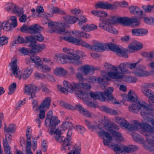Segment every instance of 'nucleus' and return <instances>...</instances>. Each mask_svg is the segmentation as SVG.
<instances>
[{
	"instance_id": "obj_1",
	"label": "nucleus",
	"mask_w": 154,
	"mask_h": 154,
	"mask_svg": "<svg viewBox=\"0 0 154 154\" xmlns=\"http://www.w3.org/2000/svg\"><path fill=\"white\" fill-rule=\"evenodd\" d=\"M129 100L133 102L128 107L129 110L134 113H137L140 110L142 112H147L149 110H154V108L144 102L139 101L137 96L133 91L130 90L128 93Z\"/></svg>"
},
{
	"instance_id": "obj_2",
	"label": "nucleus",
	"mask_w": 154,
	"mask_h": 154,
	"mask_svg": "<svg viewBox=\"0 0 154 154\" xmlns=\"http://www.w3.org/2000/svg\"><path fill=\"white\" fill-rule=\"evenodd\" d=\"M108 48L110 50L116 52L121 55L123 57L127 58L128 56L127 53L129 51L126 49H121L117 45L112 43L105 44L100 42L94 41L93 45H91L90 50L95 51L103 52Z\"/></svg>"
},
{
	"instance_id": "obj_3",
	"label": "nucleus",
	"mask_w": 154,
	"mask_h": 154,
	"mask_svg": "<svg viewBox=\"0 0 154 154\" xmlns=\"http://www.w3.org/2000/svg\"><path fill=\"white\" fill-rule=\"evenodd\" d=\"M127 128L129 131L139 130L141 134L147 137H149L151 134L154 133V128L150 125L146 123H141L137 120L134 121V124H129Z\"/></svg>"
},
{
	"instance_id": "obj_4",
	"label": "nucleus",
	"mask_w": 154,
	"mask_h": 154,
	"mask_svg": "<svg viewBox=\"0 0 154 154\" xmlns=\"http://www.w3.org/2000/svg\"><path fill=\"white\" fill-rule=\"evenodd\" d=\"M48 24V26L52 29L50 30V32H56L60 34L69 35L70 32L65 29V28H69V26L65 23H57L54 22L51 20H48V22L44 23V24Z\"/></svg>"
},
{
	"instance_id": "obj_5",
	"label": "nucleus",
	"mask_w": 154,
	"mask_h": 154,
	"mask_svg": "<svg viewBox=\"0 0 154 154\" xmlns=\"http://www.w3.org/2000/svg\"><path fill=\"white\" fill-rule=\"evenodd\" d=\"M71 137H67L63 140V137L61 138V140L63 142L62 144V147L61 148L62 151H65L68 149L70 150L74 147L73 149L67 154H81L80 151L81 150L80 143L78 142L75 144V146L72 143V142H70Z\"/></svg>"
},
{
	"instance_id": "obj_6",
	"label": "nucleus",
	"mask_w": 154,
	"mask_h": 154,
	"mask_svg": "<svg viewBox=\"0 0 154 154\" xmlns=\"http://www.w3.org/2000/svg\"><path fill=\"white\" fill-rule=\"evenodd\" d=\"M10 63L11 66V69L12 72V74H11V77L13 76V74L14 75L16 78H18L20 80L21 78L23 80L27 79L31 75L33 69L30 66L26 68L25 70L21 76L18 75V69L17 68V60L15 59L13 60V59Z\"/></svg>"
},
{
	"instance_id": "obj_7",
	"label": "nucleus",
	"mask_w": 154,
	"mask_h": 154,
	"mask_svg": "<svg viewBox=\"0 0 154 154\" xmlns=\"http://www.w3.org/2000/svg\"><path fill=\"white\" fill-rule=\"evenodd\" d=\"M104 127L105 129L110 132L116 140H119L120 141L123 140V137L119 131L112 130L113 129L116 130L119 129V126L116 124L107 119L106 120L105 122Z\"/></svg>"
},
{
	"instance_id": "obj_8",
	"label": "nucleus",
	"mask_w": 154,
	"mask_h": 154,
	"mask_svg": "<svg viewBox=\"0 0 154 154\" xmlns=\"http://www.w3.org/2000/svg\"><path fill=\"white\" fill-rule=\"evenodd\" d=\"M116 20L114 19L112 17L109 19H106L99 23V26L102 29L107 31L110 33L116 34L118 33L117 30L112 27L109 25L116 23Z\"/></svg>"
},
{
	"instance_id": "obj_9",
	"label": "nucleus",
	"mask_w": 154,
	"mask_h": 154,
	"mask_svg": "<svg viewBox=\"0 0 154 154\" xmlns=\"http://www.w3.org/2000/svg\"><path fill=\"white\" fill-rule=\"evenodd\" d=\"M30 59L35 63L38 68L41 70L42 72H45L51 70V68L48 65L42 64L43 62L38 56L34 55L33 56L30 57L29 59H26V63L27 62L30 63Z\"/></svg>"
},
{
	"instance_id": "obj_10",
	"label": "nucleus",
	"mask_w": 154,
	"mask_h": 154,
	"mask_svg": "<svg viewBox=\"0 0 154 154\" xmlns=\"http://www.w3.org/2000/svg\"><path fill=\"white\" fill-rule=\"evenodd\" d=\"M114 71L108 72L106 73V71L102 70L101 71V73L102 76L105 77L106 79L108 81L110 80L111 79L116 80L122 79H123L124 75L120 73V72L118 70L117 67V70H114Z\"/></svg>"
},
{
	"instance_id": "obj_11",
	"label": "nucleus",
	"mask_w": 154,
	"mask_h": 154,
	"mask_svg": "<svg viewBox=\"0 0 154 154\" xmlns=\"http://www.w3.org/2000/svg\"><path fill=\"white\" fill-rule=\"evenodd\" d=\"M58 61L59 60L62 64L67 63L68 62L72 64L79 65L82 64V62L77 59H74L70 55H67L64 54H61L58 56L57 57Z\"/></svg>"
},
{
	"instance_id": "obj_12",
	"label": "nucleus",
	"mask_w": 154,
	"mask_h": 154,
	"mask_svg": "<svg viewBox=\"0 0 154 154\" xmlns=\"http://www.w3.org/2000/svg\"><path fill=\"white\" fill-rule=\"evenodd\" d=\"M51 99L50 97H47L45 98L39 107L36 109L35 110L38 109L40 110V112L39 114V117L40 119H43L45 117V111L43 109H47L49 108Z\"/></svg>"
},
{
	"instance_id": "obj_13",
	"label": "nucleus",
	"mask_w": 154,
	"mask_h": 154,
	"mask_svg": "<svg viewBox=\"0 0 154 154\" xmlns=\"http://www.w3.org/2000/svg\"><path fill=\"white\" fill-rule=\"evenodd\" d=\"M5 9L8 12H13L18 17L23 14L21 9L13 3H9L6 5Z\"/></svg>"
},
{
	"instance_id": "obj_14",
	"label": "nucleus",
	"mask_w": 154,
	"mask_h": 154,
	"mask_svg": "<svg viewBox=\"0 0 154 154\" xmlns=\"http://www.w3.org/2000/svg\"><path fill=\"white\" fill-rule=\"evenodd\" d=\"M63 38L66 41L72 43L76 45L85 47L90 50L91 45H89L85 42L71 36H64Z\"/></svg>"
},
{
	"instance_id": "obj_15",
	"label": "nucleus",
	"mask_w": 154,
	"mask_h": 154,
	"mask_svg": "<svg viewBox=\"0 0 154 154\" xmlns=\"http://www.w3.org/2000/svg\"><path fill=\"white\" fill-rule=\"evenodd\" d=\"M41 28L36 24L29 26L23 25L21 28L20 31L22 32H27L30 31L32 33H39L41 31Z\"/></svg>"
},
{
	"instance_id": "obj_16",
	"label": "nucleus",
	"mask_w": 154,
	"mask_h": 154,
	"mask_svg": "<svg viewBox=\"0 0 154 154\" xmlns=\"http://www.w3.org/2000/svg\"><path fill=\"white\" fill-rule=\"evenodd\" d=\"M113 91V88L109 87L106 89L104 92H100L99 94V97L98 99L102 102H104L106 100V96L108 97V100H111L113 98V96L111 94Z\"/></svg>"
},
{
	"instance_id": "obj_17",
	"label": "nucleus",
	"mask_w": 154,
	"mask_h": 154,
	"mask_svg": "<svg viewBox=\"0 0 154 154\" xmlns=\"http://www.w3.org/2000/svg\"><path fill=\"white\" fill-rule=\"evenodd\" d=\"M98 128L100 129V132H98V133L99 137H101L105 136L106 139L103 138V142L105 146H108L110 142L112 140V137L107 132L104 131L103 129L98 127Z\"/></svg>"
},
{
	"instance_id": "obj_18",
	"label": "nucleus",
	"mask_w": 154,
	"mask_h": 154,
	"mask_svg": "<svg viewBox=\"0 0 154 154\" xmlns=\"http://www.w3.org/2000/svg\"><path fill=\"white\" fill-rule=\"evenodd\" d=\"M63 84L65 88H61L60 86H58L59 88L60 87V90L61 92L64 93L66 91L69 92H72L75 89V87L77 85H75L74 82L71 83L68 81H64L63 82ZM79 86L78 85V87Z\"/></svg>"
},
{
	"instance_id": "obj_19",
	"label": "nucleus",
	"mask_w": 154,
	"mask_h": 154,
	"mask_svg": "<svg viewBox=\"0 0 154 154\" xmlns=\"http://www.w3.org/2000/svg\"><path fill=\"white\" fill-rule=\"evenodd\" d=\"M63 51L64 52L68 54L67 55H70L72 57L74 58V59H77L78 60H79L81 57H83L84 54V52L80 51H77L75 54L73 50L67 48H63Z\"/></svg>"
},
{
	"instance_id": "obj_20",
	"label": "nucleus",
	"mask_w": 154,
	"mask_h": 154,
	"mask_svg": "<svg viewBox=\"0 0 154 154\" xmlns=\"http://www.w3.org/2000/svg\"><path fill=\"white\" fill-rule=\"evenodd\" d=\"M95 7L96 9L100 8L102 9L113 10L116 9L117 6L114 3L112 4H111L108 2L103 3L100 2L97 3Z\"/></svg>"
},
{
	"instance_id": "obj_21",
	"label": "nucleus",
	"mask_w": 154,
	"mask_h": 154,
	"mask_svg": "<svg viewBox=\"0 0 154 154\" xmlns=\"http://www.w3.org/2000/svg\"><path fill=\"white\" fill-rule=\"evenodd\" d=\"M37 90V87L34 85H25L24 90V93L28 95H31L29 99H31L36 97L35 92Z\"/></svg>"
},
{
	"instance_id": "obj_22",
	"label": "nucleus",
	"mask_w": 154,
	"mask_h": 154,
	"mask_svg": "<svg viewBox=\"0 0 154 154\" xmlns=\"http://www.w3.org/2000/svg\"><path fill=\"white\" fill-rule=\"evenodd\" d=\"M60 122V121L57 119L56 116H53L49 120L48 123H45L46 125L49 127L50 129V133L52 134L54 133V130L56 128V125Z\"/></svg>"
},
{
	"instance_id": "obj_23",
	"label": "nucleus",
	"mask_w": 154,
	"mask_h": 154,
	"mask_svg": "<svg viewBox=\"0 0 154 154\" xmlns=\"http://www.w3.org/2000/svg\"><path fill=\"white\" fill-rule=\"evenodd\" d=\"M129 9L132 14L137 16L139 19L143 17V11L140 8L135 6H131L129 7Z\"/></svg>"
},
{
	"instance_id": "obj_24",
	"label": "nucleus",
	"mask_w": 154,
	"mask_h": 154,
	"mask_svg": "<svg viewBox=\"0 0 154 154\" xmlns=\"http://www.w3.org/2000/svg\"><path fill=\"white\" fill-rule=\"evenodd\" d=\"M80 69L85 75H88L90 72L93 74L95 70H99L100 69L99 68L88 65L82 66Z\"/></svg>"
},
{
	"instance_id": "obj_25",
	"label": "nucleus",
	"mask_w": 154,
	"mask_h": 154,
	"mask_svg": "<svg viewBox=\"0 0 154 154\" xmlns=\"http://www.w3.org/2000/svg\"><path fill=\"white\" fill-rule=\"evenodd\" d=\"M112 17L114 19L116 20V23H118L124 26H129L131 19L130 18L127 17H122L115 16H112Z\"/></svg>"
},
{
	"instance_id": "obj_26",
	"label": "nucleus",
	"mask_w": 154,
	"mask_h": 154,
	"mask_svg": "<svg viewBox=\"0 0 154 154\" xmlns=\"http://www.w3.org/2000/svg\"><path fill=\"white\" fill-rule=\"evenodd\" d=\"M137 70L133 72L135 75L138 76H144L148 75L149 72L145 71L146 68L145 67L140 66H137Z\"/></svg>"
},
{
	"instance_id": "obj_27",
	"label": "nucleus",
	"mask_w": 154,
	"mask_h": 154,
	"mask_svg": "<svg viewBox=\"0 0 154 154\" xmlns=\"http://www.w3.org/2000/svg\"><path fill=\"white\" fill-rule=\"evenodd\" d=\"M154 110H149L147 112H141L140 114L143 119L147 122H150L152 125L154 126V119H152V116L151 114V112ZM154 128V127H153Z\"/></svg>"
},
{
	"instance_id": "obj_28",
	"label": "nucleus",
	"mask_w": 154,
	"mask_h": 154,
	"mask_svg": "<svg viewBox=\"0 0 154 154\" xmlns=\"http://www.w3.org/2000/svg\"><path fill=\"white\" fill-rule=\"evenodd\" d=\"M62 128L63 130L67 128L69 130L67 133V137H71L72 133V130L74 129V126L73 124L69 122H66L62 125Z\"/></svg>"
},
{
	"instance_id": "obj_29",
	"label": "nucleus",
	"mask_w": 154,
	"mask_h": 154,
	"mask_svg": "<svg viewBox=\"0 0 154 154\" xmlns=\"http://www.w3.org/2000/svg\"><path fill=\"white\" fill-rule=\"evenodd\" d=\"M151 87V84L150 83L146 84L142 88V91L143 94L147 97L153 96L154 93L151 90L146 88Z\"/></svg>"
},
{
	"instance_id": "obj_30",
	"label": "nucleus",
	"mask_w": 154,
	"mask_h": 154,
	"mask_svg": "<svg viewBox=\"0 0 154 154\" xmlns=\"http://www.w3.org/2000/svg\"><path fill=\"white\" fill-rule=\"evenodd\" d=\"M46 45L45 44H38L36 45L32 49L30 50L29 52L31 54H33V56L35 54H34L36 52H39L42 51L46 48ZM32 56L30 55V57Z\"/></svg>"
},
{
	"instance_id": "obj_31",
	"label": "nucleus",
	"mask_w": 154,
	"mask_h": 154,
	"mask_svg": "<svg viewBox=\"0 0 154 154\" xmlns=\"http://www.w3.org/2000/svg\"><path fill=\"white\" fill-rule=\"evenodd\" d=\"M76 110H77L84 116L88 118L91 117L90 112L88 110L83 108L80 104L76 105Z\"/></svg>"
},
{
	"instance_id": "obj_32",
	"label": "nucleus",
	"mask_w": 154,
	"mask_h": 154,
	"mask_svg": "<svg viewBox=\"0 0 154 154\" xmlns=\"http://www.w3.org/2000/svg\"><path fill=\"white\" fill-rule=\"evenodd\" d=\"M139 149V147L137 146L130 145L125 146L123 148V152L126 153H129L137 151Z\"/></svg>"
},
{
	"instance_id": "obj_33",
	"label": "nucleus",
	"mask_w": 154,
	"mask_h": 154,
	"mask_svg": "<svg viewBox=\"0 0 154 154\" xmlns=\"http://www.w3.org/2000/svg\"><path fill=\"white\" fill-rule=\"evenodd\" d=\"M148 31L146 29H134L132 30V33L133 35L136 36H142L146 35Z\"/></svg>"
},
{
	"instance_id": "obj_34",
	"label": "nucleus",
	"mask_w": 154,
	"mask_h": 154,
	"mask_svg": "<svg viewBox=\"0 0 154 154\" xmlns=\"http://www.w3.org/2000/svg\"><path fill=\"white\" fill-rule=\"evenodd\" d=\"M119 68L121 71L120 73L122 74L131 73L130 71L127 69L128 68V62H124L120 63Z\"/></svg>"
},
{
	"instance_id": "obj_35",
	"label": "nucleus",
	"mask_w": 154,
	"mask_h": 154,
	"mask_svg": "<svg viewBox=\"0 0 154 154\" xmlns=\"http://www.w3.org/2000/svg\"><path fill=\"white\" fill-rule=\"evenodd\" d=\"M75 90V95L78 98L84 99L88 97V94H87L84 91L80 90L79 89H76L73 91Z\"/></svg>"
},
{
	"instance_id": "obj_36",
	"label": "nucleus",
	"mask_w": 154,
	"mask_h": 154,
	"mask_svg": "<svg viewBox=\"0 0 154 154\" xmlns=\"http://www.w3.org/2000/svg\"><path fill=\"white\" fill-rule=\"evenodd\" d=\"M142 47V44L137 42H135L129 45V49L133 51L140 50Z\"/></svg>"
},
{
	"instance_id": "obj_37",
	"label": "nucleus",
	"mask_w": 154,
	"mask_h": 154,
	"mask_svg": "<svg viewBox=\"0 0 154 154\" xmlns=\"http://www.w3.org/2000/svg\"><path fill=\"white\" fill-rule=\"evenodd\" d=\"M100 109L102 111L112 115H116L118 114L116 110L106 106H102L101 107Z\"/></svg>"
},
{
	"instance_id": "obj_38",
	"label": "nucleus",
	"mask_w": 154,
	"mask_h": 154,
	"mask_svg": "<svg viewBox=\"0 0 154 154\" xmlns=\"http://www.w3.org/2000/svg\"><path fill=\"white\" fill-rule=\"evenodd\" d=\"M54 74L56 75L60 76H64L67 72L66 69L62 67L57 68L54 71Z\"/></svg>"
},
{
	"instance_id": "obj_39",
	"label": "nucleus",
	"mask_w": 154,
	"mask_h": 154,
	"mask_svg": "<svg viewBox=\"0 0 154 154\" xmlns=\"http://www.w3.org/2000/svg\"><path fill=\"white\" fill-rule=\"evenodd\" d=\"M36 39L35 38V36H29L26 37V42L28 43V42H30L29 46L32 49L34 47L36 44Z\"/></svg>"
},
{
	"instance_id": "obj_40",
	"label": "nucleus",
	"mask_w": 154,
	"mask_h": 154,
	"mask_svg": "<svg viewBox=\"0 0 154 154\" xmlns=\"http://www.w3.org/2000/svg\"><path fill=\"white\" fill-rule=\"evenodd\" d=\"M63 18L68 24H73L78 20V19L74 17H72L69 15L63 17Z\"/></svg>"
},
{
	"instance_id": "obj_41",
	"label": "nucleus",
	"mask_w": 154,
	"mask_h": 154,
	"mask_svg": "<svg viewBox=\"0 0 154 154\" xmlns=\"http://www.w3.org/2000/svg\"><path fill=\"white\" fill-rule=\"evenodd\" d=\"M116 122L120 125L125 128H127L129 123L124 119L119 117H117L116 119Z\"/></svg>"
},
{
	"instance_id": "obj_42",
	"label": "nucleus",
	"mask_w": 154,
	"mask_h": 154,
	"mask_svg": "<svg viewBox=\"0 0 154 154\" xmlns=\"http://www.w3.org/2000/svg\"><path fill=\"white\" fill-rule=\"evenodd\" d=\"M97 28V26L94 24H87L81 28V29L86 32H89L96 30Z\"/></svg>"
},
{
	"instance_id": "obj_43",
	"label": "nucleus",
	"mask_w": 154,
	"mask_h": 154,
	"mask_svg": "<svg viewBox=\"0 0 154 154\" xmlns=\"http://www.w3.org/2000/svg\"><path fill=\"white\" fill-rule=\"evenodd\" d=\"M1 29L3 28L5 31H8L13 28L12 24L10 23L8 21L4 22L2 24L1 23Z\"/></svg>"
},
{
	"instance_id": "obj_44",
	"label": "nucleus",
	"mask_w": 154,
	"mask_h": 154,
	"mask_svg": "<svg viewBox=\"0 0 154 154\" xmlns=\"http://www.w3.org/2000/svg\"><path fill=\"white\" fill-rule=\"evenodd\" d=\"M91 13L94 16L100 17H106L107 15V13L102 10L92 11Z\"/></svg>"
},
{
	"instance_id": "obj_45",
	"label": "nucleus",
	"mask_w": 154,
	"mask_h": 154,
	"mask_svg": "<svg viewBox=\"0 0 154 154\" xmlns=\"http://www.w3.org/2000/svg\"><path fill=\"white\" fill-rule=\"evenodd\" d=\"M133 139L135 141L140 143H143L144 140L141 136L136 133H133L132 134Z\"/></svg>"
},
{
	"instance_id": "obj_46",
	"label": "nucleus",
	"mask_w": 154,
	"mask_h": 154,
	"mask_svg": "<svg viewBox=\"0 0 154 154\" xmlns=\"http://www.w3.org/2000/svg\"><path fill=\"white\" fill-rule=\"evenodd\" d=\"M122 80L127 82L134 83L137 81V79L132 76H125L124 75Z\"/></svg>"
},
{
	"instance_id": "obj_47",
	"label": "nucleus",
	"mask_w": 154,
	"mask_h": 154,
	"mask_svg": "<svg viewBox=\"0 0 154 154\" xmlns=\"http://www.w3.org/2000/svg\"><path fill=\"white\" fill-rule=\"evenodd\" d=\"M75 84L79 86H76L77 87H75V89H80L81 87L85 90L89 89L91 88L90 85L87 83H82L77 84L75 83Z\"/></svg>"
},
{
	"instance_id": "obj_48",
	"label": "nucleus",
	"mask_w": 154,
	"mask_h": 154,
	"mask_svg": "<svg viewBox=\"0 0 154 154\" xmlns=\"http://www.w3.org/2000/svg\"><path fill=\"white\" fill-rule=\"evenodd\" d=\"M130 26L131 27H134L139 26L140 24V21L136 18L131 19Z\"/></svg>"
},
{
	"instance_id": "obj_49",
	"label": "nucleus",
	"mask_w": 154,
	"mask_h": 154,
	"mask_svg": "<svg viewBox=\"0 0 154 154\" xmlns=\"http://www.w3.org/2000/svg\"><path fill=\"white\" fill-rule=\"evenodd\" d=\"M60 105L63 106V107L69 109L75 110L76 109V105L74 107L71 105L65 103L63 101H61L60 103Z\"/></svg>"
},
{
	"instance_id": "obj_50",
	"label": "nucleus",
	"mask_w": 154,
	"mask_h": 154,
	"mask_svg": "<svg viewBox=\"0 0 154 154\" xmlns=\"http://www.w3.org/2000/svg\"><path fill=\"white\" fill-rule=\"evenodd\" d=\"M73 33L75 35H79V36L80 37H82L87 38H90V34L85 33L82 32L80 31H75V33L74 32Z\"/></svg>"
},
{
	"instance_id": "obj_51",
	"label": "nucleus",
	"mask_w": 154,
	"mask_h": 154,
	"mask_svg": "<svg viewBox=\"0 0 154 154\" xmlns=\"http://www.w3.org/2000/svg\"><path fill=\"white\" fill-rule=\"evenodd\" d=\"M143 20L147 24L154 25V17H145L144 18Z\"/></svg>"
},
{
	"instance_id": "obj_52",
	"label": "nucleus",
	"mask_w": 154,
	"mask_h": 154,
	"mask_svg": "<svg viewBox=\"0 0 154 154\" xmlns=\"http://www.w3.org/2000/svg\"><path fill=\"white\" fill-rule=\"evenodd\" d=\"M17 88V85L15 83L13 82L9 86V91L8 94L11 95L14 93Z\"/></svg>"
},
{
	"instance_id": "obj_53",
	"label": "nucleus",
	"mask_w": 154,
	"mask_h": 154,
	"mask_svg": "<svg viewBox=\"0 0 154 154\" xmlns=\"http://www.w3.org/2000/svg\"><path fill=\"white\" fill-rule=\"evenodd\" d=\"M51 11L53 13H58L61 14H65L66 13L64 11L61 10L57 7H53L51 9Z\"/></svg>"
},
{
	"instance_id": "obj_54",
	"label": "nucleus",
	"mask_w": 154,
	"mask_h": 154,
	"mask_svg": "<svg viewBox=\"0 0 154 154\" xmlns=\"http://www.w3.org/2000/svg\"><path fill=\"white\" fill-rule=\"evenodd\" d=\"M16 125L14 124H10L7 129L6 130L5 132L8 133L10 132L14 133L16 129Z\"/></svg>"
},
{
	"instance_id": "obj_55",
	"label": "nucleus",
	"mask_w": 154,
	"mask_h": 154,
	"mask_svg": "<svg viewBox=\"0 0 154 154\" xmlns=\"http://www.w3.org/2000/svg\"><path fill=\"white\" fill-rule=\"evenodd\" d=\"M54 134H56L55 136V139L56 141H58L59 139L60 138V135H61V131L59 128L56 129L54 131V133L52 134H51V135H52Z\"/></svg>"
},
{
	"instance_id": "obj_56",
	"label": "nucleus",
	"mask_w": 154,
	"mask_h": 154,
	"mask_svg": "<svg viewBox=\"0 0 154 154\" xmlns=\"http://www.w3.org/2000/svg\"><path fill=\"white\" fill-rule=\"evenodd\" d=\"M144 55L146 58L148 60H151L154 58V51H152L149 53H145Z\"/></svg>"
},
{
	"instance_id": "obj_57",
	"label": "nucleus",
	"mask_w": 154,
	"mask_h": 154,
	"mask_svg": "<svg viewBox=\"0 0 154 154\" xmlns=\"http://www.w3.org/2000/svg\"><path fill=\"white\" fill-rule=\"evenodd\" d=\"M104 67L107 70H117V66H113L108 63H106L104 64Z\"/></svg>"
},
{
	"instance_id": "obj_58",
	"label": "nucleus",
	"mask_w": 154,
	"mask_h": 154,
	"mask_svg": "<svg viewBox=\"0 0 154 154\" xmlns=\"http://www.w3.org/2000/svg\"><path fill=\"white\" fill-rule=\"evenodd\" d=\"M85 123L88 128L90 129L93 130L96 129V126L92 125L91 122L86 119L85 120Z\"/></svg>"
},
{
	"instance_id": "obj_59",
	"label": "nucleus",
	"mask_w": 154,
	"mask_h": 154,
	"mask_svg": "<svg viewBox=\"0 0 154 154\" xmlns=\"http://www.w3.org/2000/svg\"><path fill=\"white\" fill-rule=\"evenodd\" d=\"M17 38L14 42V44L20 43L22 44L25 42V40L23 38L19 35L17 36Z\"/></svg>"
},
{
	"instance_id": "obj_60",
	"label": "nucleus",
	"mask_w": 154,
	"mask_h": 154,
	"mask_svg": "<svg viewBox=\"0 0 154 154\" xmlns=\"http://www.w3.org/2000/svg\"><path fill=\"white\" fill-rule=\"evenodd\" d=\"M8 42L7 37L5 36H2L0 37V44L3 46L6 45Z\"/></svg>"
},
{
	"instance_id": "obj_61",
	"label": "nucleus",
	"mask_w": 154,
	"mask_h": 154,
	"mask_svg": "<svg viewBox=\"0 0 154 154\" xmlns=\"http://www.w3.org/2000/svg\"><path fill=\"white\" fill-rule=\"evenodd\" d=\"M88 94H89L90 97L94 100L98 99L99 97V94L97 92H90L89 93H87Z\"/></svg>"
},
{
	"instance_id": "obj_62",
	"label": "nucleus",
	"mask_w": 154,
	"mask_h": 154,
	"mask_svg": "<svg viewBox=\"0 0 154 154\" xmlns=\"http://www.w3.org/2000/svg\"><path fill=\"white\" fill-rule=\"evenodd\" d=\"M10 20L11 21V23H10L12 24L13 27H15L17 26V18L15 16H12L10 18Z\"/></svg>"
},
{
	"instance_id": "obj_63",
	"label": "nucleus",
	"mask_w": 154,
	"mask_h": 154,
	"mask_svg": "<svg viewBox=\"0 0 154 154\" xmlns=\"http://www.w3.org/2000/svg\"><path fill=\"white\" fill-rule=\"evenodd\" d=\"M142 8L145 12H149L153 8V7L150 5H143L142 6Z\"/></svg>"
},
{
	"instance_id": "obj_64",
	"label": "nucleus",
	"mask_w": 154,
	"mask_h": 154,
	"mask_svg": "<svg viewBox=\"0 0 154 154\" xmlns=\"http://www.w3.org/2000/svg\"><path fill=\"white\" fill-rule=\"evenodd\" d=\"M87 21V19L85 17L82 16L80 17L79 21L78 23V24L79 26H81L83 23L86 22Z\"/></svg>"
}]
</instances>
